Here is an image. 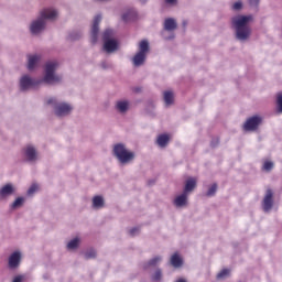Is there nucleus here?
<instances>
[{
  "mask_svg": "<svg viewBox=\"0 0 282 282\" xmlns=\"http://www.w3.org/2000/svg\"><path fill=\"white\" fill-rule=\"evenodd\" d=\"M170 138L169 134H160L156 138V144L158 147H160L161 149L166 148V145L169 144Z\"/></svg>",
  "mask_w": 282,
  "mask_h": 282,
  "instance_id": "nucleus-25",
  "label": "nucleus"
},
{
  "mask_svg": "<svg viewBox=\"0 0 282 282\" xmlns=\"http://www.w3.org/2000/svg\"><path fill=\"white\" fill-rule=\"evenodd\" d=\"M175 30H177V21L173 18H166L163 22L162 36L164 41H173L175 39Z\"/></svg>",
  "mask_w": 282,
  "mask_h": 282,
  "instance_id": "nucleus-7",
  "label": "nucleus"
},
{
  "mask_svg": "<svg viewBox=\"0 0 282 282\" xmlns=\"http://www.w3.org/2000/svg\"><path fill=\"white\" fill-rule=\"evenodd\" d=\"M215 193H217V184H213V185L208 188V191H207V193H206V196H207V197H214Z\"/></svg>",
  "mask_w": 282,
  "mask_h": 282,
  "instance_id": "nucleus-34",
  "label": "nucleus"
},
{
  "mask_svg": "<svg viewBox=\"0 0 282 282\" xmlns=\"http://www.w3.org/2000/svg\"><path fill=\"white\" fill-rule=\"evenodd\" d=\"M230 10L231 12H241L243 10V1L237 0L236 2L231 3Z\"/></svg>",
  "mask_w": 282,
  "mask_h": 282,
  "instance_id": "nucleus-26",
  "label": "nucleus"
},
{
  "mask_svg": "<svg viewBox=\"0 0 282 282\" xmlns=\"http://www.w3.org/2000/svg\"><path fill=\"white\" fill-rule=\"evenodd\" d=\"M274 169V162L272 161H265L262 165V170L265 171L267 173H270Z\"/></svg>",
  "mask_w": 282,
  "mask_h": 282,
  "instance_id": "nucleus-32",
  "label": "nucleus"
},
{
  "mask_svg": "<svg viewBox=\"0 0 282 282\" xmlns=\"http://www.w3.org/2000/svg\"><path fill=\"white\" fill-rule=\"evenodd\" d=\"M160 263H162V257L155 256L150 261L143 264V269L149 270V268H155V265H160Z\"/></svg>",
  "mask_w": 282,
  "mask_h": 282,
  "instance_id": "nucleus-22",
  "label": "nucleus"
},
{
  "mask_svg": "<svg viewBox=\"0 0 282 282\" xmlns=\"http://www.w3.org/2000/svg\"><path fill=\"white\" fill-rule=\"evenodd\" d=\"M195 188H197V180H195L194 177L187 178L183 193L188 196L189 193H193L195 191Z\"/></svg>",
  "mask_w": 282,
  "mask_h": 282,
  "instance_id": "nucleus-18",
  "label": "nucleus"
},
{
  "mask_svg": "<svg viewBox=\"0 0 282 282\" xmlns=\"http://www.w3.org/2000/svg\"><path fill=\"white\" fill-rule=\"evenodd\" d=\"M163 100L166 105V107H171L175 100V95L171 90H166L163 93Z\"/></svg>",
  "mask_w": 282,
  "mask_h": 282,
  "instance_id": "nucleus-23",
  "label": "nucleus"
},
{
  "mask_svg": "<svg viewBox=\"0 0 282 282\" xmlns=\"http://www.w3.org/2000/svg\"><path fill=\"white\" fill-rule=\"evenodd\" d=\"M104 52H106L107 54H113V52H118V41L113 39L105 41Z\"/></svg>",
  "mask_w": 282,
  "mask_h": 282,
  "instance_id": "nucleus-17",
  "label": "nucleus"
},
{
  "mask_svg": "<svg viewBox=\"0 0 282 282\" xmlns=\"http://www.w3.org/2000/svg\"><path fill=\"white\" fill-rule=\"evenodd\" d=\"M230 276V270L229 269H223L218 274L217 279L223 280V279H228Z\"/></svg>",
  "mask_w": 282,
  "mask_h": 282,
  "instance_id": "nucleus-33",
  "label": "nucleus"
},
{
  "mask_svg": "<svg viewBox=\"0 0 282 282\" xmlns=\"http://www.w3.org/2000/svg\"><path fill=\"white\" fill-rule=\"evenodd\" d=\"M99 67L101 69H111V67H113V65H111V63H109L107 61H102V62H100Z\"/></svg>",
  "mask_w": 282,
  "mask_h": 282,
  "instance_id": "nucleus-36",
  "label": "nucleus"
},
{
  "mask_svg": "<svg viewBox=\"0 0 282 282\" xmlns=\"http://www.w3.org/2000/svg\"><path fill=\"white\" fill-rule=\"evenodd\" d=\"M24 276L23 275H17L15 278H13L12 282H23Z\"/></svg>",
  "mask_w": 282,
  "mask_h": 282,
  "instance_id": "nucleus-41",
  "label": "nucleus"
},
{
  "mask_svg": "<svg viewBox=\"0 0 282 282\" xmlns=\"http://www.w3.org/2000/svg\"><path fill=\"white\" fill-rule=\"evenodd\" d=\"M147 54H149V41L142 40L139 43V52L132 57L133 67H142L147 63Z\"/></svg>",
  "mask_w": 282,
  "mask_h": 282,
  "instance_id": "nucleus-6",
  "label": "nucleus"
},
{
  "mask_svg": "<svg viewBox=\"0 0 282 282\" xmlns=\"http://www.w3.org/2000/svg\"><path fill=\"white\" fill-rule=\"evenodd\" d=\"M58 11L54 8L42 9L37 17L29 23V32L31 36H41L47 29V21H56Z\"/></svg>",
  "mask_w": 282,
  "mask_h": 282,
  "instance_id": "nucleus-3",
  "label": "nucleus"
},
{
  "mask_svg": "<svg viewBox=\"0 0 282 282\" xmlns=\"http://www.w3.org/2000/svg\"><path fill=\"white\" fill-rule=\"evenodd\" d=\"M36 191H39V185L32 184L28 189V195L32 196L34 195V193H36Z\"/></svg>",
  "mask_w": 282,
  "mask_h": 282,
  "instance_id": "nucleus-37",
  "label": "nucleus"
},
{
  "mask_svg": "<svg viewBox=\"0 0 282 282\" xmlns=\"http://www.w3.org/2000/svg\"><path fill=\"white\" fill-rule=\"evenodd\" d=\"M96 257H97V253H96L95 249H93V248L87 249L84 252V259H86V260L96 259Z\"/></svg>",
  "mask_w": 282,
  "mask_h": 282,
  "instance_id": "nucleus-27",
  "label": "nucleus"
},
{
  "mask_svg": "<svg viewBox=\"0 0 282 282\" xmlns=\"http://www.w3.org/2000/svg\"><path fill=\"white\" fill-rule=\"evenodd\" d=\"M93 208L95 210H100V208H105V197L97 195L93 198Z\"/></svg>",
  "mask_w": 282,
  "mask_h": 282,
  "instance_id": "nucleus-21",
  "label": "nucleus"
},
{
  "mask_svg": "<svg viewBox=\"0 0 282 282\" xmlns=\"http://www.w3.org/2000/svg\"><path fill=\"white\" fill-rule=\"evenodd\" d=\"M164 2L166 3V6H177V0H164Z\"/></svg>",
  "mask_w": 282,
  "mask_h": 282,
  "instance_id": "nucleus-40",
  "label": "nucleus"
},
{
  "mask_svg": "<svg viewBox=\"0 0 282 282\" xmlns=\"http://www.w3.org/2000/svg\"><path fill=\"white\" fill-rule=\"evenodd\" d=\"M41 55L40 54H29L26 55V69L29 72H34L41 65Z\"/></svg>",
  "mask_w": 282,
  "mask_h": 282,
  "instance_id": "nucleus-12",
  "label": "nucleus"
},
{
  "mask_svg": "<svg viewBox=\"0 0 282 282\" xmlns=\"http://www.w3.org/2000/svg\"><path fill=\"white\" fill-rule=\"evenodd\" d=\"M261 122H263V118H261V116H253L247 119V121L243 124V129L245 131H257Z\"/></svg>",
  "mask_w": 282,
  "mask_h": 282,
  "instance_id": "nucleus-11",
  "label": "nucleus"
},
{
  "mask_svg": "<svg viewBox=\"0 0 282 282\" xmlns=\"http://www.w3.org/2000/svg\"><path fill=\"white\" fill-rule=\"evenodd\" d=\"M112 155L122 166H127L135 160V152L129 150L124 143H116L112 148Z\"/></svg>",
  "mask_w": 282,
  "mask_h": 282,
  "instance_id": "nucleus-5",
  "label": "nucleus"
},
{
  "mask_svg": "<svg viewBox=\"0 0 282 282\" xmlns=\"http://www.w3.org/2000/svg\"><path fill=\"white\" fill-rule=\"evenodd\" d=\"M276 112L282 113V93L276 94Z\"/></svg>",
  "mask_w": 282,
  "mask_h": 282,
  "instance_id": "nucleus-29",
  "label": "nucleus"
},
{
  "mask_svg": "<svg viewBox=\"0 0 282 282\" xmlns=\"http://www.w3.org/2000/svg\"><path fill=\"white\" fill-rule=\"evenodd\" d=\"M210 144L212 147H217V144H219V139H213Z\"/></svg>",
  "mask_w": 282,
  "mask_h": 282,
  "instance_id": "nucleus-42",
  "label": "nucleus"
},
{
  "mask_svg": "<svg viewBox=\"0 0 282 282\" xmlns=\"http://www.w3.org/2000/svg\"><path fill=\"white\" fill-rule=\"evenodd\" d=\"M14 193H17V187L12 183H8L0 188V199H8Z\"/></svg>",
  "mask_w": 282,
  "mask_h": 282,
  "instance_id": "nucleus-13",
  "label": "nucleus"
},
{
  "mask_svg": "<svg viewBox=\"0 0 282 282\" xmlns=\"http://www.w3.org/2000/svg\"><path fill=\"white\" fill-rule=\"evenodd\" d=\"M254 21V15L252 14H236L230 19L231 30H234V36L236 41L240 43H247L252 36V26L250 23Z\"/></svg>",
  "mask_w": 282,
  "mask_h": 282,
  "instance_id": "nucleus-2",
  "label": "nucleus"
},
{
  "mask_svg": "<svg viewBox=\"0 0 282 282\" xmlns=\"http://www.w3.org/2000/svg\"><path fill=\"white\" fill-rule=\"evenodd\" d=\"M111 36H113V30L111 29H107L106 31H104L102 33V41H111Z\"/></svg>",
  "mask_w": 282,
  "mask_h": 282,
  "instance_id": "nucleus-30",
  "label": "nucleus"
},
{
  "mask_svg": "<svg viewBox=\"0 0 282 282\" xmlns=\"http://www.w3.org/2000/svg\"><path fill=\"white\" fill-rule=\"evenodd\" d=\"M139 232H140V229L137 228V227H134V228H132V229L129 230V235H130L131 237H135V235H139Z\"/></svg>",
  "mask_w": 282,
  "mask_h": 282,
  "instance_id": "nucleus-39",
  "label": "nucleus"
},
{
  "mask_svg": "<svg viewBox=\"0 0 282 282\" xmlns=\"http://www.w3.org/2000/svg\"><path fill=\"white\" fill-rule=\"evenodd\" d=\"M162 279V269H156L152 275L153 281H160Z\"/></svg>",
  "mask_w": 282,
  "mask_h": 282,
  "instance_id": "nucleus-35",
  "label": "nucleus"
},
{
  "mask_svg": "<svg viewBox=\"0 0 282 282\" xmlns=\"http://www.w3.org/2000/svg\"><path fill=\"white\" fill-rule=\"evenodd\" d=\"M25 203V198L24 197H18L11 205V208L17 209V208H21V206H23V204Z\"/></svg>",
  "mask_w": 282,
  "mask_h": 282,
  "instance_id": "nucleus-28",
  "label": "nucleus"
},
{
  "mask_svg": "<svg viewBox=\"0 0 282 282\" xmlns=\"http://www.w3.org/2000/svg\"><path fill=\"white\" fill-rule=\"evenodd\" d=\"M248 3L250 8H259V3H261V0H248Z\"/></svg>",
  "mask_w": 282,
  "mask_h": 282,
  "instance_id": "nucleus-38",
  "label": "nucleus"
},
{
  "mask_svg": "<svg viewBox=\"0 0 282 282\" xmlns=\"http://www.w3.org/2000/svg\"><path fill=\"white\" fill-rule=\"evenodd\" d=\"M80 243H83V239L77 236L66 243V249L69 251L78 250V248H80Z\"/></svg>",
  "mask_w": 282,
  "mask_h": 282,
  "instance_id": "nucleus-19",
  "label": "nucleus"
},
{
  "mask_svg": "<svg viewBox=\"0 0 282 282\" xmlns=\"http://www.w3.org/2000/svg\"><path fill=\"white\" fill-rule=\"evenodd\" d=\"M121 19L126 23L129 21H135V19H138V12L134 9H129L121 15Z\"/></svg>",
  "mask_w": 282,
  "mask_h": 282,
  "instance_id": "nucleus-20",
  "label": "nucleus"
},
{
  "mask_svg": "<svg viewBox=\"0 0 282 282\" xmlns=\"http://www.w3.org/2000/svg\"><path fill=\"white\" fill-rule=\"evenodd\" d=\"M184 25H186V22H183Z\"/></svg>",
  "mask_w": 282,
  "mask_h": 282,
  "instance_id": "nucleus-45",
  "label": "nucleus"
},
{
  "mask_svg": "<svg viewBox=\"0 0 282 282\" xmlns=\"http://www.w3.org/2000/svg\"><path fill=\"white\" fill-rule=\"evenodd\" d=\"M173 205L175 206V208H184L188 206V195L184 194V192L181 195H177L173 199Z\"/></svg>",
  "mask_w": 282,
  "mask_h": 282,
  "instance_id": "nucleus-16",
  "label": "nucleus"
},
{
  "mask_svg": "<svg viewBox=\"0 0 282 282\" xmlns=\"http://www.w3.org/2000/svg\"><path fill=\"white\" fill-rule=\"evenodd\" d=\"M170 263L173 268H182L184 261L180 257V253H174L170 259Z\"/></svg>",
  "mask_w": 282,
  "mask_h": 282,
  "instance_id": "nucleus-24",
  "label": "nucleus"
},
{
  "mask_svg": "<svg viewBox=\"0 0 282 282\" xmlns=\"http://www.w3.org/2000/svg\"><path fill=\"white\" fill-rule=\"evenodd\" d=\"M82 37H83V32L80 31H73L69 33L70 41H78Z\"/></svg>",
  "mask_w": 282,
  "mask_h": 282,
  "instance_id": "nucleus-31",
  "label": "nucleus"
},
{
  "mask_svg": "<svg viewBox=\"0 0 282 282\" xmlns=\"http://www.w3.org/2000/svg\"><path fill=\"white\" fill-rule=\"evenodd\" d=\"M100 21H102V15L97 14L94 18L91 30H90V41L93 44L98 43V34L100 32Z\"/></svg>",
  "mask_w": 282,
  "mask_h": 282,
  "instance_id": "nucleus-9",
  "label": "nucleus"
},
{
  "mask_svg": "<svg viewBox=\"0 0 282 282\" xmlns=\"http://www.w3.org/2000/svg\"><path fill=\"white\" fill-rule=\"evenodd\" d=\"M58 61H48L44 65V76L42 79H34V77L24 74L19 79L20 91H30L33 87H39L41 83H45L46 85H54L56 83H61L62 77L56 74V69L59 67Z\"/></svg>",
  "mask_w": 282,
  "mask_h": 282,
  "instance_id": "nucleus-1",
  "label": "nucleus"
},
{
  "mask_svg": "<svg viewBox=\"0 0 282 282\" xmlns=\"http://www.w3.org/2000/svg\"><path fill=\"white\" fill-rule=\"evenodd\" d=\"M131 107V101L128 99H119L116 101L115 109L118 113H127Z\"/></svg>",
  "mask_w": 282,
  "mask_h": 282,
  "instance_id": "nucleus-15",
  "label": "nucleus"
},
{
  "mask_svg": "<svg viewBox=\"0 0 282 282\" xmlns=\"http://www.w3.org/2000/svg\"><path fill=\"white\" fill-rule=\"evenodd\" d=\"M8 265L10 270H17L21 265V251H14L10 254Z\"/></svg>",
  "mask_w": 282,
  "mask_h": 282,
  "instance_id": "nucleus-14",
  "label": "nucleus"
},
{
  "mask_svg": "<svg viewBox=\"0 0 282 282\" xmlns=\"http://www.w3.org/2000/svg\"><path fill=\"white\" fill-rule=\"evenodd\" d=\"M134 91H140V88H135Z\"/></svg>",
  "mask_w": 282,
  "mask_h": 282,
  "instance_id": "nucleus-44",
  "label": "nucleus"
},
{
  "mask_svg": "<svg viewBox=\"0 0 282 282\" xmlns=\"http://www.w3.org/2000/svg\"><path fill=\"white\" fill-rule=\"evenodd\" d=\"M176 282H186V281L181 279V280H178V281H176Z\"/></svg>",
  "mask_w": 282,
  "mask_h": 282,
  "instance_id": "nucleus-43",
  "label": "nucleus"
},
{
  "mask_svg": "<svg viewBox=\"0 0 282 282\" xmlns=\"http://www.w3.org/2000/svg\"><path fill=\"white\" fill-rule=\"evenodd\" d=\"M273 206H274V192H272V189H267L265 195L262 199L263 213H270Z\"/></svg>",
  "mask_w": 282,
  "mask_h": 282,
  "instance_id": "nucleus-10",
  "label": "nucleus"
},
{
  "mask_svg": "<svg viewBox=\"0 0 282 282\" xmlns=\"http://www.w3.org/2000/svg\"><path fill=\"white\" fill-rule=\"evenodd\" d=\"M46 105L52 107L53 113L57 118H67V116H72V111H74V105L63 101L58 99V97H48Z\"/></svg>",
  "mask_w": 282,
  "mask_h": 282,
  "instance_id": "nucleus-4",
  "label": "nucleus"
},
{
  "mask_svg": "<svg viewBox=\"0 0 282 282\" xmlns=\"http://www.w3.org/2000/svg\"><path fill=\"white\" fill-rule=\"evenodd\" d=\"M23 158L29 164H36L39 162V149L32 143L26 144L23 148Z\"/></svg>",
  "mask_w": 282,
  "mask_h": 282,
  "instance_id": "nucleus-8",
  "label": "nucleus"
}]
</instances>
